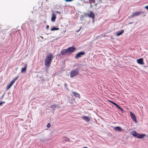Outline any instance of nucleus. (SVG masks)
I'll return each mask as SVG.
<instances>
[{
    "label": "nucleus",
    "instance_id": "obj_5",
    "mask_svg": "<svg viewBox=\"0 0 148 148\" xmlns=\"http://www.w3.org/2000/svg\"><path fill=\"white\" fill-rule=\"evenodd\" d=\"M141 13V11L136 12H133L131 16L130 17L131 18H132L134 17L139 16Z\"/></svg>",
    "mask_w": 148,
    "mask_h": 148
},
{
    "label": "nucleus",
    "instance_id": "obj_3",
    "mask_svg": "<svg viewBox=\"0 0 148 148\" xmlns=\"http://www.w3.org/2000/svg\"><path fill=\"white\" fill-rule=\"evenodd\" d=\"M18 77L19 76H17L14 79L12 80L9 84H8L7 85L6 90H9Z\"/></svg>",
    "mask_w": 148,
    "mask_h": 148
},
{
    "label": "nucleus",
    "instance_id": "obj_10",
    "mask_svg": "<svg viewBox=\"0 0 148 148\" xmlns=\"http://www.w3.org/2000/svg\"><path fill=\"white\" fill-rule=\"evenodd\" d=\"M130 134L134 137H137L138 136V133H137L135 131H134L131 132H130Z\"/></svg>",
    "mask_w": 148,
    "mask_h": 148
},
{
    "label": "nucleus",
    "instance_id": "obj_19",
    "mask_svg": "<svg viewBox=\"0 0 148 148\" xmlns=\"http://www.w3.org/2000/svg\"><path fill=\"white\" fill-rule=\"evenodd\" d=\"M59 28H56V27H53L51 28V31H53L54 30H58L59 29Z\"/></svg>",
    "mask_w": 148,
    "mask_h": 148
},
{
    "label": "nucleus",
    "instance_id": "obj_27",
    "mask_svg": "<svg viewBox=\"0 0 148 148\" xmlns=\"http://www.w3.org/2000/svg\"><path fill=\"white\" fill-rule=\"evenodd\" d=\"M5 103V102H0V105H1L3 103Z\"/></svg>",
    "mask_w": 148,
    "mask_h": 148
},
{
    "label": "nucleus",
    "instance_id": "obj_13",
    "mask_svg": "<svg viewBox=\"0 0 148 148\" xmlns=\"http://www.w3.org/2000/svg\"><path fill=\"white\" fill-rule=\"evenodd\" d=\"M56 15L54 13H53L52 14V17H51V21L53 22H55L56 21Z\"/></svg>",
    "mask_w": 148,
    "mask_h": 148
},
{
    "label": "nucleus",
    "instance_id": "obj_31",
    "mask_svg": "<svg viewBox=\"0 0 148 148\" xmlns=\"http://www.w3.org/2000/svg\"><path fill=\"white\" fill-rule=\"evenodd\" d=\"M83 148H88L86 147H84Z\"/></svg>",
    "mask_w": 148,
    "mask_h": 148
},
{
    "label": "nucleus",
    "instance_id": "obj_7",
    "mask_svg": "<svg viewBox=\"0 0 148 148\" xmlns=\"http://www.w3.org/2000/svg\"><path fill=\"white\" fill-rule=\"evenodd\" d=\"M61 53L62 56L69 55L67 49L62 50L61 51Z\"/></svg>",
    "mask_w": 148,
    "mask_h": 148
},
{
    "label": "nucleus",
    "instance_id": "obj_1",
    "mask_svg": "<svg viewBox=\"0 0 148 148\" xmlns=\"http://www.w3.org/2000/svg\"><path fill=\"white\" fill-rule=\"evenodd\" d=\"M53 58V55L51 53H49L47 54L45 60V66L46 68L50 67Z\"/></svg>",
    "mask_w": 148,
    "mask_h": 148
},
{
    "label": "nucleus",
    "instance_id": "obj_9",
    "mask_svg": "<svg viewBox=\"0 0 148 148\" xmlns=\"http://www.w3.org/2000/svg\"><path fill=\"white\" fill-rule=\"evenodd\" d=\"M82 118L85 121L87 122H88L90 121V119L89 118L86 116H82Z\"/></svg>",
    "mask_w": 148,
    "mask_h": 148
},
{
    "label": "nucleus",
    "instance_id": "obj_15",
    "mask_svg": "<svg viewBox=\"0 0 148 148\" xmlns=\"http://www.w3.org/2000/svg\"><path fill=\"white\" fill-rule=\"evenodd\" d=\"M145 136H146L145 134H138L137 138H142L144 137Z\"/></svg>",
    "mask_w": 148,
    "mask_h": 148
},
{
    "label": "nucleus",
    "instance_id": "obj_11",
    "mask_svg": "<svg viewBox=\"0 0 148 148\" xmlns=\"http://www.w3.org/2000/svg\"><path fill=\"white\" fill-rule=\"evenodd\" d=\"M88 16L92 18H94L95 17V14L92 11H90L89 14H88L87 15Z\"/></svg>",
    "mask_w": 148,
    "mask_h": 148
},
{
    "label": "nucleus",
    "instance_id": "obj_17",
    "mask_svg": "<svg viewBox=\"0 0 148 148\" xmlns=\"http://www.w3.org/2000/svg\"><path fill=\"white\" fill-rule=\"evenodd\" d=\"M72 93L73 94L74 96L77 97L79 98H80V96L79 94L74 92H73Z\"/></svg>",
    "mask_w": 148,
    "mask_h": 148
},
{
    "label": "nucleus",
    "instance_id": "obj_24",
    "mask_svg": "<svg viewBox=\"0 0 148 148\" xmlns=\"http://www.w3.org/2000/svg\"><path fill=\"white\" fill-rule=\"evenodd\" d=\"M110 102L111 103H112L114 105H115V106H116L117 104L115 103L114 102H112V101H110Z\"/></svg>",
    "mask_w": 148,
    "mask_h": 148
},
{
    "label": "nucleus",
    "instance_id": "obj_2",
    "mask_svg": "<svg viewBox=\"0 0 148 148\" xmlns=\"http://www.w3.org/2000/svg\"><path fill=\"white\" fill-rule=\"evenodd\" d=\"M79 73L78 69H76L72 70L70 73V77L71 78L77 75Z\"/></svg>",
    "mask_w": 148,
    "mask_h": 148
},
{
    "label": "nucleus",
    "instance_id": "obj_6",
    "mask_svg": "<svg viewBox=\"0 0 148 148\" xmlns=\"http://www.w3.org/2000/svg\"><path fill=\"white\" fill-rule=\"evenodd\" d=\"M85 54V52L84 51H81L78 53L76 55L75 58L78 59L80 57L84 55Z\"/></svg>",
    "mask_w": 148,
    "mask_h": 148
},
{
    "label": "nucleus",
    "instance_id": "obj_4",
    "mask_svg": "<svg viewBox=\"0 0 148 148\" xmlns=\"http://www.w3.org/2000/svg\"><path fill=\"white\" fill-rule=\"evenodd\" d=\"M67 49L68 50L69 54L70 55L75 50L76 48L73 47H71L68 48Z\"/></svg>",
    "mask_w": 148,
    "mask_h": 148
},
{
    "label": "nucleus",
    "instance_id": "obj_18",
    "mask_svg": "<svg viewBox=\"0 0 148 148\" xmlns=\"http://www.w3.org/2000/svg\"><path fill=\"white\" fill-rule=\"evenodd\" d=\"M124 31L123 30H122L120 32H117L116 34V36H119L122 34L124 33Z\"/></svg>",
    "mask_w": 148,
    "mask_h": 148
},
{
    "label": "nucleus",
    "instance_id": "obj_23",
    "mask_svg": "<svg viewBox=\"0 0 148 148\" xmlns=\"http://www.w3.org/2000/svg\"><path fill=\"white\" fill-rule=\"evenodd\" d=\"M57 106V105H56L54 104L51 106L50 107L52 108H56Z\"/></svg>",
    "mask_w": 148,
    "mask_h": 148
},
{
    "label": "nucleus",
    "instance_id": "obj_26",
    "mask_svg": "<svg viewBox=\"0 0 148 148\" xmlns=\"http://www.w3.org/2000/svg\"><path fill=\"white\" fill-rule=\"evenodd\" d=\"M51 125L49 123L47 124V127L48 128H49L51 127Z\"/></svg>",
    "mask_w": 148,
    "mask_h": 148
},
{
    "label": "nucleus",
    "instance_id": "obj_8",
    "mask_svg": "<svg viewBox=\"0 0 148 148\" xmlns=\"http://www.w3.org/2000/svg\"><path fill=\"white\" fill-rule=\"evenodd\" d=\"M130 116L132 120L136 123H137V120L136 116L131 112H130Z\"/></svg>",
    "mask_w": 148,
    "mask_h": 148
},
{
    "label": "nucleus",
    "instance_id": "obj_12",
    "mask_svg": "<svg viewBox=\"0 0 148 148\" xmlns=\"http://www.w3.org/2000/svg\"><path fill=\"white\" fill-rule=\"evenodd\" d=\"M137 62L138 64L141 65L143 64H144L143 59L142 58L138 59L137 60Z\"/></svg>",
    "mask_w": 148,
    "mask_h": 148
},
{
    "label": "nucleus",
    "instance_id": "obj_20",
    "mask_svg": "<svg viewBox=\"0 0 148 148\" xmlns=\"http://www.w3.org/2000/svg\"><path fill=\"white\" fill-rule=\"evenodd\" d=\"M121 111L123 112V110L122 108H121L118 105L116 104V106Z\"/></svg>",
    "mask_w": 148,
    "mask_h": 148
},
{
    "label": "nucleus",
    "instance_id": "obj_28",
    "mask_svg": "<svg viewBox=\"0 0 148 148\" xmlns=\"http://www.w3.org/2000/svg\"><path fill=\"white\" fill-rule=\"evenodd\" d=\"M145 8L147 9L148 11V5L145 6Z\"/></svg>",
    "mask_w": 148,
    "mask_h": 148
},
{
    "label": "nucleus",
    "instance_id": "obj_21",
    "mask_svg": "<svg viewBox=\"0 0 148 148\" xmlns=\"http://www.w3.org/2000/svg\"><path fill=\"white\" fill-rule=\"evenodd\" d=\"M63 139H64V140L66 142L68 141L69 140V139L66 137H64Z\"/></svg>",
    "mask_w": 148,
    "mask_h": 148
},
{
    "label": "nucleus",
    "instance_id": "obj_30",
    "mask_svg": "<svg viewBox=\"0 0 148 148\" xmlns=\"http://www.w3.org/2000/svg\"><path fill=\"white\" fill-rule=\"evenodd\" d=\"M57 12L59 14L60 13V12L59 11H57Z\"/></svg>",
    "mask_w": 148,
    "mask_h": 148
},
{
    "label": "nucleus",
    "instance_id": "obj_29",
    "mask_svg": "<svg viewBox=\"0 0 148 148\" xmlns=\"http://www.w3.org/2000/svg\"><path fill=\"white\" fill-rule=\"evenodd\" d=\"M49 25H47L46 26V28L47 29H48L49 28Z\"/></svg>",
    "mask_w": 148,
    "mask_h": 148
},
{
    "label": "nucleus",
    "instance_id": "obj_14",
    "mask_svg": "<svg viewBox=\"0 0 148 148\" xmlns=\"http://www.w3.org/2000/svg\"><path fill=\"white\" fill-rule=\"evenodd\" d=\"M114 130L115 131H118L119 132L122 131V129L121 127L119 126L115 127L114 128Z\"/></svg>",
    "mask_w": 148,
    "mask_h": 148
},
{
    "label": "nucleus",
    "instance_id": "obj_25",
    "mask_svg": "<svg viewBox=\"0 0 148 148\" xmlns=\"http://www.w3.org/2000/svg\"><path fill=\"white\" fill-rule=\"evenodd\" d=\"M74 0H65V1L66 2H71Z\"/></svg>",
    "mask_w": 148,
    "mask_h": 148
},
{
    "label": "nucleus",
    "instance_id": "obj_22",
    "mask_svg": "<svg viewBox=\"0 0 148 148\" xmlns=\"http://www.w3.org/2000/svg\"><path fill=\"white\" fill-rule=\"evenodd\" d=\"M89 2L91 4L92 3H95V0H90L89 1Z\"/></svg>",
    "mask_w": 148,
    "mask_h": 148
},
{
    "label": "nucleus",
    "instance_id": "obj_16",
    "mask_svg": "<svg viewBox=\"0 0 148 148\" xmlns=\"http://www.w3.org/2000/svg\"><path fill=\"white\" fill-rule=\"evenodd\" d=\"M27 67V64H25V66L24 68H22V70H21V72H25L26 71V69Z\"/></svg>",
    "mask_w": 148,
    "mask_h": 148
}]
</instances>
